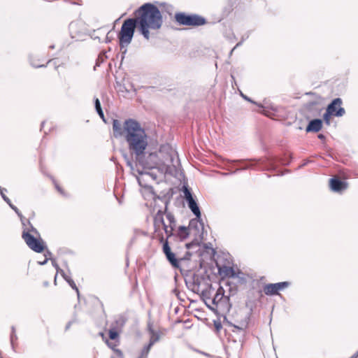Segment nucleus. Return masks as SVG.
I'll return each mask as SVG.
<instances>
[{
    "label": "nucleus",
    "instance_id": "obj_17",
    "mask_svg": "<svg viewBox=\"0 0 358 358\" xmlns=\"http://www.w3.org/2000/svg\"><path fill=\"white\" fill-rule=\"evenodd\" d=\"M211 303L213 305H217V303L222 299L224 296V289L222 287H220L213 294Z\"/></svg>",
    "mask_w": 358,
    "mask_h": 358
},
{
    "label": "nucleus",
    "instance_id": "obj_29",
    "mask_svg": "<svg viewBox=\"0 0 358 358\" xmlns=\"http://www.w3.org/2000/svg\"><path fill=\"white\" fill-rule=\"evenodd\" d=\"M107 344L110 348H111L113 350H114V351L117 353V355H118V357L120 358H122L123 355H122V352L120 350H115L113 347V345L111 343H110L109 341H107Z\"/></svg>",
    "mask_w": 358,
    "mask_h": 358
},
{
    "label": "nucleus",
    "instance_id": "obj_35",
    "mask_svg": "<svg viewBox=\"0 0 358 358\" xmlns=\"http://www.w3.org/2000/svg\"><path fill=\"white\" fill-rule=\"evenodd\" d=\"M190 256H191V254L189 252H187V253H186V255H185V256L184 257L179 258L180 262L182 261V260H185V259H189Z\"/></svg>",
    "mask_w": 358,
    "mask_h": 358
},
{
    "label": "nucleus",
    "instance_id": "obj_15",
    "mask_svg": "<svg viewBox=\"0 0 358 358\" xmlns=\"http://www.w3.org/2000/svg\"><path fill=\"white\" fill-rule=\"evenodd\" d=\"M215 291V289L213 288L212 285H209V287L203 290L201 292V297L203 300L205 301V303L209 306V303H211V300L213 299V294Z\"/></svg>",
    "mask_w": 358,
    "mask_h": 358
},
{
    "label": "nucleus",
    "instance_id": "obj_31",
    "mask_svg": "<svg viewBox=\"0 0 358 358\" xmlns=\"http://www.w3.org/2000/svg\"><path fill=\"white\" fill-rule=\"evenodd\" d=\"M331 115H332L331 113H329L327 110H326V113L323 115L324 120L327 124H330Z\"/></svg>",
    "mask_w": 358,
    "mask_h": 358
},
{
    "label": "nucleus",
    "instance_id": "obj_19",
    "mask_svg": "<svg viewBox=\"0 0 358 358\" xmlns=\"http://www.w3.org/2000/svg\"><path fill=\"white\" fill-rule=\"evenodd\" d=\"M94 106H95V109H96L97 113L99 114V115L100 116V117L104 122H106L105 118H104L103 112L101 108V103L98 98H94Z\"/></svg>",
    "mask_w": 358,
    "mask_h": 358
},
{
    "label": "nucleus",
    "instance_id": "obj_43",
    "mask_svg": "<svg viewBox=\"0 0 358 358\" xmlns=\"http://www.w3.org/2000/svg\"><path fill=\"white\" fill-rule=\"evenodd\" d=\"M59 272L61 273V275L63 276L64 278V276H66V275L65 274V273L63 270L59 269Z\"/></svg>",
    "mask_w": 358,
    "mask_h": 358
},
{
    "label": "nucleus",
    "instance_id": "obj_42",
    "mask_svg": "<svg viewBox=\"0 0 358 358\" xmlns=\"http://www.w3.org/2000/svg\"><path fill=\"white\" fill-rule=\"evenodd\" d=\"M72 322H73L72 321H70V322H69L67 323V324H66V328H65V329H66V330H68V329L70 328V327H71V325Z\"/></svg>",
    "mask_w": 358,
    "mask_h": 358
},
{
    "label": "nucleus",
    "instance_id": "obj_9",
    "mask_svg": "<svg viewBox=\"0 0 358 358\" xmlns=\"http://www.w3.org/2000/svg\"><path fill=\"white\" fill-rule=\"evenodd\" d=\"M289 282H280L277 283L267 284L264 287V292L266 295L271 296L278 294L280 290H282L289 286Z\"/></svg>",
    "mask_w": 358,
    "mask_h": 358
},
{
    "label": "nucleus",
    "instance_id": "obj_34",
    "mask_svg": "<svg viewBox=\"0 0 358 358\" xmlns=\"http://www.w3.org/2000/svg\"><path fill=\"white\" fill-rule=\"evenodd\" d=\"M125 321H126V320H125L124 317H123L120 316V317L116 320V323H117V324H120V327H122V326L124 324Z\"/></svg>",
    "mask_w": 358,
    "mask_h": 358
},
{
    "label": "nucleus",
    "instance_id": "obj_1",
    "mask_svg": "<svg viewBox=\"0 0 358 358\" xmlns=\"http://www.w3.org/2000/svg\"><path fill=\"white\" fill-rule=\"evenodd\" d=\"M113 131L116 138L124 137L129 151L135 159L143 155L148 145V136L137 121L129 119L122 125L118 120H113Z\"/></svg>",
    "mask_w": 358,
    "mask_h": 358
},
{
    "label": "nucleus",
    "instance_id": "obj_8",
    "mask_svg": "<svg viewBox=\"0 0 358 358\" xmlns=\"http://www.w3.org/2000/svg\"><path fill=\"white\" fill-rule=\"evenodd\" d=\"M154 227L156 233L160 230L161 227H162L167 236V238L170 237L173 234V227L169 229L168 225L164 222L163 213L161 210H159L154 217Z\"/></svg>",
    "mask_w": 358,
    "mask_h": 358
},
{
    "label": "nucleus",
    "instance_id": "obj_54",
    "mask_svg": "<svg viewBox=\"0 0 358 358\" xmlns=\"http://www.w3.org/2000/svg\"><path fill=\"white\" fill-rule=\"evenodd\" d=\"M138 358H143V357H138Z\"/></svg>",
    "mask_w": 358,
    "mask_h": 358
},
{
    "label": "nucleus",
    "instance_id": "obj_39",
    "mask_svg": "<svg viewBox=\"0 0 358 358\" xmlns=\"http://www.w3.org/2000/svg\"><path fill=\"white\" fill-rule=\"evenodd\" d=\"M51 255H52L51 252L50 251L47 250L44 255H45V258L48 259V257H50L51 256Z\"/></svg>",
    "mask_w": 358,
    "mask_h": 358
},
{
    "label": "nucleus",
    "instance_id": "obj_22",
    "mask_svg": "<svg viewBox=\"0 0 358 358\" xmlns=\"http://www.w3.org/2000/svg\"><path fill=\"white\" fill-rule=\"evenodd\" d=\"M27 224L29 226V227H24L23 229V230L24 229H26V231H29V233L30 234L31 232L33 233L35 235H37L38 236H40L39 235V233L38 231V230L31 224V222L29 221H27Z\"/></svg>",
    "mask_w": 358,
    "mask_h": 358
},
{
    "label": "nucleus",
    "instance_id": "obj_13",
    "mask_svg": "<svg viewBox=\"0 0 358 358\" xmlns=\"http://www.w3.org/2000/svg\"><path fill=\"white\" fill-rule=\"evenodd\" d=\"M331 189L334 192H341L347 188V184L338 178L330 179Z\"/></svg>",
    "mask_w": 358,
    "mask_h": 358
},
{
    "label": "nucleus",
    "instance_id": "obj_38",
    "mask_svg": "<svg viewBox=\"0 0 358 358\" xmlns=\"http://www.w3.org/2000/svg\"><path fill=\"white\" fill-rule=\"evenodd\" d=\"M52 265L55 267L57 272H59V268L58 265L57 264V263L55 262V261L52 260Z\"/></svg>",
    "mask_w": 358,
    "mask_h": 358
},
{
    "label": "nucleus",
    "instance_id": "obj_20",
    "mask_svg": "<svg viewBox=\"0 0 358 358\" xmlns=\"http://www.w3.org/2000/svg\"><path fill=\"white\" fill-rule=\"evenodd\" d=\"M182 191H183L184 196H185L186 201H189L192 199H194L190 190L189 189V188L187 186L184 185L182 187Z\"/></svg>",
    "mask_w": 358,
    "mask_h": 358
},
{
    "label": "nucleus",
    "instance_id": "obj_14",
    "mask_svg": "<svg viewBox=\"0 0 358 358\" xmlns=\"http://www.w3.org/2000/svg\"><path fill=\"white\" fill-rule=\"evenodd\" d=\"M322 127V121L320 119H314L308 123L306 131L307 132L314 131L317 132L319 131Z\"/></svg>",
    "mask_w": 358,
    "mask_h": 358
},
{
    "label": "nucleus",
    "instance_id": "obj_40",
    "mask_svg": "<svg viewBox=\"0 0 358 358\" xmlns=\"http://www.w3.org/2000/svg\"><path fill=\"white\" fill-rule=\"evenodd\" d=\"M127 165H128L131 169H133V164H132V162H131L130 160L127 159Z\"/></svg>",
    "mask_w": 358,
    "mask_h": 358
},
{
    "label": "nucleus",
    "instance_id": "obj_27",
    "mask_svg": "<svg viewBox=\"0 0 358 358\" xmlns=\"http://www.w3.org/2000/svg\"><path fill=\"white\" fill-rule=\"evenodd\" d=\"M108 334H109V338L111 339V340H115L118 337V333L117 331L114 330V329H110L109 330V332H108Z\"/></svg>",
    "mask_w": 358,
    "mask_h": 358
},
{
    "label": "nucleus",
    "instance_id": "obj_3",
    "mask_svg": "<svg viewBox=\"0 0 358 358\" xmlns=\"http://www.w3.org/2000/svg\"><path fill=\"white\" fill-rule=\"evenodd\" d=\"M134 18L141 34L147 40L150 38L149 29H159L163 23L160 10L151 3H146L137 9Z\"/></svg>",
    "mask_w": 358,
    "mask_h": 358
},
{
    "label": "nucleus",
    "instance_id": "obj_32",
    "mask_svg": "<svg viewBox=\"0 0 358 358\" xmlns=\"http://www.w3.org/2000/svg\"><path fill=\"white\" fill-rule=\"evenodd\" d=\"M9 206L17 213V215H18V217L20 218H22V215L21 212L19 210V209L15 206H14L11 203L9 204Z\"/></svg>",
    "mask_w": 358,
    "mask_h": 358
},
{
    "label": "nucleus",
    "instance_id": "obj_37",
    "mask_svg": "<svg viewBox=\"0 0 358 358\" xmlns=\"http://www.w3.org/2000/svg\"><path fill=\"white\" fill-rule=\"evenodd\" d=\"M48 258H45L44 260H42V262H38V263L41 265H44L48 262Z\"/></svg>",
    "mask_w": 358,
    "mask_h": 358
},
{
    "label": "nucleus",
    "instance_id": "obj_44",
    "mask_svg": "<svg viewBox=\"0 0 358 358\" xmlns=\"http://www.w3.org/2000/svg\"><path fill=\"white\" fill-rule=\"evenodd\" d=\"M358 357V351L355 353L350 358H357Z\"/></svg>",
    "mask_w": 358,
    "mask_h": 358
},
{
    "label": "nucleus",
    "instance_id": "obj_51",
    "mask_svg": "<svg viewBox=\"0 0 358 358\" xmlns=\"http://www.w3.org/2000/svg\"><path fill=\"white\" fill-rule=\"evenodd\" d=\"M57 189H58V191H59L60 192H62L61 189H60L58 186H57Z\"/></svg>",
    "mask_w": 358,
    "mask_h": 358
},
{
    "label": "nucleus",
    "instance_id": "obj_24",
    "mask_svg": "<svg viewBox=\"0 0 358 358\" xmlns=\"http://www.w3.org/2000/svg\"><path fill=\"white\" fill-rule=\"evenodd\" d=\"M152 346H150V345H148L147 346H145L141 352V355L138 357H143V358H147L148 355L150 352V348Z\"/></svg>",
    "mask_w": 358,
    "mask_h": 358
},
{
    "label": "nucleus",
    "instance_id": "obj_2",
    "mask_svg": "<svg viewBox=\"0 0 358 358\" xmlns=\"http://www.w3.org/2000/svg\"><path fill=\"white\" fill-rule=\"evenodd\" d=\"M159 155L162 159H159L155 152L150 153L148 156H145V152L136 160L143 169H158L164 173H172L177 171L180 160L176 150L169 145H162L159 150Z\"/></svg>",
    "mask_w": 358,
    "mask_h": 358
},
{
    "label": "nucleus",
    "instance_id": "obj_33",
    "mask_svg": "<svg viewBox=\"0 0 358 358\" xmlns=\"http://www.w3.org/2000/svg\"><path fill=\"white\" fill-rule=\"evenodd\" d=\"M241 95L245 100H247L252 103L257 104L260 108H263L262 105L257 103L256 102L250 99L249 97H248L246 95H244L243 93H241Z\"/></svg>",
    "mask_w": 358,
    "mask_h": 358
},
{
    "label": "nucleus",
    "instance_id": "obj_4",
    "mask_svg": "<svg viewBox=\"0 0 358 358\" xmlns=\"http://www.w3.org/2000/svg\"><path fill=\"white\" fill-rule=\"evenodd\" d=\"M138 22L135 18L125 20L118 35L121 49L126 48L131 41Z\"/></svg>",
    "mask_w": 358,
    "mask_h": 358
},
{
    "label": "nucleus",
    "instance_id": "obj_48",
    "mask_svg": "<svg viewBox=\"0 0 358 358\" xmlns=\"http://www.w3.org/2000/svg\"><path fill=\"white\" fill-rule=\"evenodd\" d=\"M270 166H273V164H274V162L273 160L270 161Z\"/></svg>",
    "mask_w": 358,
    "mask_h": 358
},
{
    "label": "nucleus",
    "instance_id": "obj_36",
    "mask_svg": "<svg viewBox=\"0 0 358 358\" xmlns=\"http://www.w3.org/2000/svg\"><path fill=\"white\" fill-rule=\"evenodd\" d=\"M20 220L22 222V224L23 225V229L26 227V222L27 223V220L22 215V218H20Z\"/></svg>",
    "mask_w": 358,
    "mask_h": 358
},
{
    "label": "nucleus",
    "instance_id": "obj_26",
    "mask_svg": "<svg viewBox=\"0 0 358 358\" xmlns=\"http://www.w3.org/2000/svg\"><path fill=\"white\" fill-rule=\"evenodd\" d=\"M4 191H6V189L5 188H2L1 187H0L1 196L2 199L9 205L10 203H11V201L9 199V198L5 195V194L3 193Z\"/></svg>",
    "mask_w": 358,
    "mask_h": 358
},
{
    "label": "nucleus",
    "instance_id": "obj_41",
    "mask_svg": "<svg viewBox=\"0 0 358 358\" xmlns=\"http://www.w3.org/2000/svg\"><path fill=\"white\" fill-rule=\"evenodd\" d=\"M241 44H242V41L238 42V43L236 45V46H235V47L231 50V54L232 53V52L234 50V49H235L236 48H237V47H238V46L241 45Z\"/></svg>",
    "mask_w": 358,
    "mask_h": 358
},
{
    "label": "nucleus",
    "instance_id": "obj_7",
    "mask_svg": "<svg viewBox=\"0 0 358 358\" xmlns=\"http://www.w3.org/2000/svg\"><path fill=\"white\" fill-rule=\"evenodd\" d=\"M249 318L246 317L243 320L238 322L237 324L228 322L232 327L231 331L236 336L239 342H243L246 335V329L248 325Z\"/></svg>",
    "mask_w": 358,
    "mask_h": 358
},
{
    "label": "nucleus",
    "instance_id": "obj_18",
    "mask_svg": "<svg viewBox=\"0 0 358 358\" xmlns=\"http://www.w3.org/2000/svg\"><path fill=\"white\" fill-rule=\"evenodd\" d=\"M148 330L150 334V339L148 345H150V346H152L159 340V335L157 332L152 329V325L150 324H148Z\"/></svg>",
    "mask_w": 358,
    "mask_h": 358
},
{
    "label": "nucleus",
    "instance_id": "obj_23",
    "mask_svg": "<svg viewBox=\"0 0 358 358\" xmlns=\"http://www.w3.org/2000/svg\"><path fill=\"white\" fill-rule=\"evenodd\" d=\"M11 330H12V332H11V334H10V343H11V345H12V348L13 349H14V342L15 341H16L17 339V336L15 334V327H11Z\"/></svg>",
    "mask_w": 358,
    "mask_h": 358
},
{
    "label": "nucleus",
    "instance_id": "obj_46",
    "mask_svg": "<svg viewBox=\"0 0 358 358\" xmlns=\"http://www.w3.org/2000/svg\"><path fill=\"white\" fill-rule=\"evenodd\" d=\"M280 163H281L282 164L286 165V164H288L289 163V162L288 161V162H283L282 160H280Z\"/></svg>",
    "mask_w": 358,
    "mask_h": 358
},
{
    "label": "nucleus",
    "instance_id": "obj_12",
    "mask_svg": "<svg viewBox=\"0 0 358 358\" xmlns=\"http://www.w3.org/2000/svg\"><path fill=\"white\" fill-rule=\"evenodd\" d=\"M188 207L196 216V219H193L189 222V226H192L194 223H196L199 220L201 219V212L199 207L194 199L187 201Z\"/></svg>",
    "mask_w": 358,
    "mask_h": 358
},
{
    "label": "nucleus",
    "instance_id": "obj_47",
    "mask_svg": "<svg viewBox=\"0 0 358 358\" xmlns=\"http://www.w3.org/2000/svg\"><path fill=\"white\" fill-rule=\"evenodd\" d=\"M64 279L66 280V282L69 283V279H71V278H69V276H64Z\"/></svg>",
    "mask_w": 358,
    "mask_h": 358
},
{
    "label": "nucleus",
    "instance_id": "obj_16",
    "mask_svg": "<svg viewBox=\"0 0 358 358\" xmlns=\"http://www.w3.org/2000/svg\"><path fill=\"white\" fill-rule=\"evenodd\" d=\"M229 162L231 163V164H234V163H245V165L243 167L236 169L234 172H232V173H237V172H238L240 171L246 170L248 169L253 167L255 165V164L253 163L252 160H250L248 162L246 161V160H243V159H241V160H229Z\"/></svg>",
    "mask_w": 358,
    "mask_h": 358
},
{
    "label": "nucleus",
    "instance_id": "obj_21",
    "mask_svg": "<svg viewBox=\"0 0 358 358\" xmlns=\"http://www.w3.org/2000/svg\"><path fill=\"white\" fill-rule=\"evenodd\" d=\"M166 218L169 221V225L168 226L169 229H170L171 227H173V229L174 227L176 226V221H175L174 216L173 215L172 213H166Z\"/></svg>",
    "mask_w": 358,
    "mask_h": 358
},
{
    "label": "nucleus",
    "instance_id": "obj_50",
    "mask_svg": "<svg viewBox=\"0 0 358 358\" xmlns=\"http://www.w3.org/2000/svg\"><path fill=\"white\" fill-rule=\"evenodd\" d=\"M110 40L109 39L108 36H106V42H110Z\"/></svg>",
    "mask_w": 358,
    "mask_h": 358
},
{
    "label": "nucleus",
    "instance_id": "obj_10",
    "mask_svg": "<svg viewBox=\"0 0 358 358\" xmlns=\"http://www.w3.org/2000/svg\"><path fill=\"white\" fill-rule=\"evenodd\" d=\"M342 100L340 98L334 99L327 108L329 113H331L334 116L342 117L345 111L343 108L341 107Z\"/></svg>",
    "mask_w": 358,
    "mask_h": 358
},
{
    "label": "nucleus",
    "instance_id": "obj_5",
    "mask_svg": "<svg viewBox=\"0 0 358 358\" xmlns=\"http://www.w3.org/2000/svg\"><path fill=\"white\" fill-rule=\"evenodd\" d=\"M176 21L182 25L198 27L206 23L204 17L197 14L187 15L185 13H178L175 15Z\"/></svg>",
    "mask_w": 358,
    "mask_h": 358
},
{
    "label": "nucleus",
    "instance_id": "obj_28",
    "mask_svg": "<svg viewBox=\"0 0 358 358\" xmlns=\"http://www.w3.org/2000/svg\"><path fill=\"white\" fill-rule=\"evenodd\" d=\"M226 275L234 276V271L231 267H224Z\"/></svg>",
    "mask_w": 358,
    "mask_h": 358
},
{
    "label": "nucleus",
    "instance_id": "obj_52",
    "mask_svg": "<svg viewBox=\"0 0 358 358\" xmlns=\"http://www.w3.org/2000/svg\"><path fill=\"white\" fill-rule=\"evenodd\" d=\"M139 174H143V173L142 171H138Z\"/></svg>",
    "mask_w": 358,
    "mask_h": 358
},
{
    "label": "nucleus",
    "instance_id": "obj_53",
    "mask_svg": "<svg viewBox=\"0 0 358 358\" xmlns=\"http://www.w3.org/2000/svg\"><path fill=\"white\" fill-rule=\"evenodd\" d=\"M163 239H164L163 236H162L161 238H160V240L163 241Z\"/></svg>",
    "mask_w": 358,
    "mask_h": 358
},
{
    "label": "nucleus",
    "instance_id": "obj_11",
    "mask_svg": "<svg viewBox=\"0 0 358 358\" xmlns=\"http://www.w3.org/2000/svg\"><path fill=\"white\" fill-rule=\"evenodd\" d=\"M163 252L164 253L166 259L173 268H178L180 267V259L176 257V255L171 251L168 241H166L163 244Z\"/></svg>",
    "mask_w": 358,
    "mask_h": 358
},
{
    "label": "nucleus",
    "instance_id": "obj_25",
    "mask_svg": "<svg viewBox=\"0 0 358 358\" xmlns=\"http://www.w3.org/2000/svg\"><path fill=\"white\" fill-rule=\"evenodd\" d=\"M180 235L182 238H185L188 236L187 228L184 226L179 227Z\"/></svg>",
    "mask_w": 358,
    "mask_h": 358
},
{
    "label": "nucleus",
    "instance_id": "obj_49",
    "mask_svg": "<svg viewBox=\"0 0 358 358\" xmlns=\"http://www.w3.org/2000/svg\"><path fill=\"white\" fill-rule=\"evenodd\" d=\"M35 67L38 68V67H43L44 66V65H34Z\"/></svg>",
    "mask_w": 358,
    "mask_h": 358
},
{
    "label": "nucleus",
    "instance_id": "obj_6",
    "mask_svg": "<svg viewBox=\"0 0 358 358\" xmlns=\"http://www.w3.org/2000/svg\"><path fill=\"white\" fill-rule=\"evenodd\" d=\"M22 237L27 246L33 251L40 253L44 250V243L41 239H38L34 235L29 233L24 229L22 231Z\"/></svg>",
    "mask_w": 358,
    "mask_h": 358
},
{
    "label": "nucleus",
    "instance_id": "obj_30",
    "mask_svg": "<svg viewBox=\"0 0 358 358\" xmlns=\"http://www.w3.org/2000/svg\"><path fill=\"white\" fill-rule=\"evenodd\" d=\"M69 285L76 291L77 292V294H78V296L79 297V295H80V293H79V290L76 285V283L74 282V281L72 280V279H69Z\"/></svg>",
    "mask_w": 358,
    "mask_h": 358
},
{
    "label": "nucleus",
    "instance_id": "obj_45",
    "mask_svg": "<svg viewBox=\"0 0 358 358\" xmlns=\"http://www.w3.org/2000/svg\"><path fill=\"white\" fill-rule=\"evenodd\" d=\"M318 138L320 139L323 140V139H324V136L323 134H320L318 135Z\"/></svg>",
    "mask_w": 358,
    "mask_h": 358
}]
</instances>
